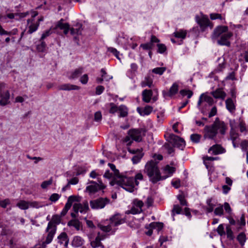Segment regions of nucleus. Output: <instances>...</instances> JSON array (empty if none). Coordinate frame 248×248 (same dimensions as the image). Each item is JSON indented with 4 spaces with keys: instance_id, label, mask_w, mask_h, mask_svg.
I'll use <instances>...</instances> for the list:
<instances>
[{
    "instance_id": "28",
    "label": "nucleus",
    "mask_w": 248,
    "mask_h": 248,
    "mask_svg": "<svg viewBox=\"0 0 248 248\" xmlns=\"http://www.w3.org/2000/svg\"><path fill=\"white\" fill-rule=\"evenodd\" d=\"M59 239H62V240L65 241V247H67L68 244L69 240L68 239V236L66 232H63L61 233V234L58 237Z\"/></svg>"
},
{
    "instance_id": "45",
    "label": "nucleus",
    "mask_w": 248,
    "mask_h": 248,
    "mask_svg": "<svg viewBox=\"0 0 248 248\" xmlns=\"http://www.w3.org/2000/svg\"><path fill=\"white\" fill-rule=\"evenodd\" d=\"M141 212H142L141 209H139L135 208V207H133L131 208L130 210L128 211L127 212V214L131 213L132 214H138V213H140Z\"/></svg>"
},
{
    "instance_id": "62",
    "label": "nucleus",
    "mask_w": 248,
    "mask_h": 248,
    "mask_svg": "<svg viewBox=\"0 0 248 248\" xmlns=\"http://www.w3.org/2000/svg\"><path fill=\"white\" fill-rule=\"evenodd\" d=\"M181 210V208L178 205H174L172 211L173 213L175 212L177 214H179Z\"/></svg>"
},
{
    "instance_id": "14",
    "label": "nucleus",
    "mask_w": 248,
    "mask_h": 248,
    "mask_svg": "<svg viewBox=\"0 0 248 248\" xmlns=\"http://www.w3.org/2000/svg\"><path fill=\"white\" fill-rule=\"evenodd\" d=\"M50 230V231H48V233L47 235L46 241L43 243V248H45L46 244H48L51 243L56 232V230H55V228H53Z\"/></svg>"
},
{
    "instance_id": "31",
    "label": "nucleus",
    "mask_w": 248,
    "mask_h": 248,
    "mask_svg": "<svg viewBox=\"0 0 248 248\" xmlns=\"http://www.w3.org/2000/svg\"><path fill=\"white\" fill-rule=\"evenodd\" d=\"M83 71L82 68H79L76 69L72 74L70 78H75L78 77L80 75H81Z\"/></svg>"
},
{
    "instance_id": "26",
    "label": "nucleus",
    "mask_w": 248,
    "mask_h": 248,
    "mask_svg": "<svg viewBox=\"0 0 248 248\" xmlns=\"http://www.w3.org/2000/svg\"><path fill=\"white\" fill-rule=\"evenodd\" d=\"M143 154L142 153L141 151L138 153V154H136L135 155L133 156V157L132 158V160L133 163L136 164L138 162H139L141 159V158L143 157Z\"/></svg>"
},
{
    "instance_id": "3",
    "label": "nucleus",
    "mask_w": 248,
    "mask_h": 248,
    "mask_svg": "<svg viewBox=\"0 0 248 248\" xmlns=\"http://www.w3.org/2000/svg\"><path fill=\"white\" fill-rule=\"evenodd\" d=\"M119 179L120 181L119 186L130 192H132L134 191V179L133 177H127L122 175L119 177Z\"/></svg>"
},
{
    "instance_id": "10",
    "label": "nucleus",
    "mask_w": 248,
    "mask_h": 248,
    "mask_svg": "<svg viewBox=\"0 0 248 248\" xmlns=\"http://www.w3.org/2000/svg\"><path fill=\"white\" fill-rule=\"evenodd\" d=\"M228 30L227 26H220L217 27L213 32V38L217 39L220 36H221L224 33H227Z\"/></svg>"
},
{
    "instance_id": "60",
    "label": "nucleus",
    "mask_w": 248,
    "mask_h": 248,
    "mask_svg": "<svg viewBox=\"0 0 248 248\" xmlns=\"http://www.w3.org/2000/svg\"><path fill=\"white\" fill-rule=\"evenodd\" d=\"M210 18L212 20H214L217 18L222 19L221 15L219 14H211L210 15Z\"/></svg>"
},
{
    "instance_id": "41",
    "label": "nucleus",
    "mask_w": 248,
    "mask_h": 248,
    "mask_svg": "<svg viewBox=\"0 0 248 248\" xmlns=\"http://www.w3.org/2000/svg\"><path fill=\"white\" fill-rule=\"evenodd\" d=\"M178 200L182 205H186L187 202L186 200L185 199V197L183 194L179 195L177 196Z\"/></svg>"
},
{
    "instance_id": "42",
    "label": "nucleus",
    "mask_w": 248,
    "mask_h": 248,
    "mask_svg": "<svg viewBox=\"0 0 248 248\" xmlns=\"http://www.w3.org/2000/svg\"><path fill=\"white\" fill-rule=\"evenodd\" d=\"M52 183V178L50 179L48 181L43 182L41 184V187L43 189L46 188L48 186L51 185Z\"/></svg>"
},
{
    "instance_id": "50",
    "label": "nucleus",
    "mask_w": 248,
    "mask_h": 248,
    "mask_svg": "<svg viewBox=\"0 0 248 248\" xmlns=\"http://www.w3.org/2000/svg\"><path fill=\"white\" fill-rule=\"evenodd\" d=\"M41 42L40 45H38L37 48L38 50V51L40 52H43L46 46V44L45 42H44L43 40L40 41Z\"/></svg>"
},
{
    "instance_id": "36",
    "label": "nucleus",
    "mask_w": 248,
    "mask_h": 248,
    "mask_svg": "<svg viewBox=\"0 0 248 248\" xmlns=\"http://www.w3.org/2000/svg\"><path fill=\"white\" fill-rule=\"evenodd\" d=\"M39 23L31 24L29 27V30L28 31V33L30 34L32 33L33 32L35 31L37 29Z\"/></svg>"
},
{
    "instance_id": "8",
    "label": "nucleus",
    "mask_w": 248,
    "mask_h": 248,
    "mask_svg": "<svg viewBox=\"0 0 248 248\" xmlns=\"http://www.w3.org/2000/svg\"><path fill=\"white\" fill-rule=\"evenodd\" d=\"M90 183L92 185L88 186L86 187V191L90 193H95L100 189H103L105 188V186L103 185H99L94 181H91Z\"/></svg>"
},
{
    "instance_id": "39",
    "label": "nucleus",
    "mask_w": 248,
    "mask_h": 248,
    "mask_svg": "<svg viewBox=\"0 0 248 248\" xmlns=\"http://www.w3.org/2000/svg\"><path fill=\"white\" fill-rule=\"evenodd\" d=\"M170 144L171 143L169 142V143H165L164 145V148L168 150V154H169L174 152V149Z\"/></svg>"
},
{
    "instance_id": "32",
    "label": "nucleus",
    "mask_w": 248,
    "mask_h": 248,
    "mask_svg": "<svg viewBox=\"0 0 248 248\" xmlns=\"http://www.w3.org/2000/svg\"><path fill=\"white\" fill-rule=\"evenodd\" d=\"M166 67H157V68L153 69L152 70V71L153 73H154L155 74L161 75L162 74H163V73L166 70Z\"/></svg>"
},
{
    "instance_id": "5",
    "label": "nucleus",
    "mask_w": 248,
    "mask_h": 248,
    "mask_svg": "<svg viewBox=\"0 0 248 248\" xmlns=\"http://www.w3.org/2000/svg\"><path fill=\"white\" fill-rule=\"evenodd\" d=\"M109 202V200L107 198H99L96 200L91 201L90 205L92 208H103L106 204Z\"/></svg>"
},
{
    "instance_id": "9",
    "label": "nucleus",
    "mask_w": 248,
    "mask_h": 248,
    "mask_svg": "<svg viewBox=\"0 0 248 248\" xmlns=\"http://www.w3.org/2000/svg\"><path fill=\"white\" fill-rule=\"evenodd\" d=\"M61 221V216L58 215L53 216L51 220L48 223L46 228V232L50 229L55 228L56 230V225L60 223Z\"/></svg>"
},
{
    "instance_id": "6",
    "label": "nucleus",
    "mask_w": 248,
    "mask_h": 248,
    "mask_svg": "<svg viewBox=\"0 0 248 248\" xmlns=\"http://www.w3.org/2000/svg\"><path fill=\"white\" fill-rule=\"evenodd\" d=\"M4 88V84L0 83V105L1 106H5L10 103V93L8 91H6L2 93L3 89Z\"/></svg>"
},
{
    "instance_id": "33",
    "label": "nucleus",
    "mask_w": 248,
    "mask_h": 248,
    "mask_svg": "<svg viewBox=\"0 0 248 248\" xmlns=\"http://www.w3.org/2000/svg\"><path fill=\"white\" fill-rule=\"evenodd\" d=\"M89 209L88 203L87 201L83 203V204L81 203V208L79 209V212L80 213H82L83 212H86L89 210Z\"/></svg>"
},
{
    "instance_id": "2",
    "label": "nucleus",
    "mask_w": 248,
    "mask_h": 248,
    "mask_svg": "<svg viewBox=\"0 0 248 248\" xmlns=\"http://www.w3.org/2000/svg\"><path fill=\"white\" fill-rule=\"evenodd\" d=\"M157 162L151 160L148 162L145 166L144 171L150 178L153 183H156L161 179H164L166 176L161 177L159 170L157 166Z\"/></svg>"
},
{
    "instance_id": "17",
    "label": "nucleus",
    "mask_w": 248,
    "mask_h": 248,
    "mask_svg": "<svg viewBox=\"0 0 248 248\" xmlns=\"http://www.w3.org/2000/svg\"><path fill=\"white\" fill-rule=\"evenodd\" d=\"M178 90V86L176 83H174L172 87L170 88L169 92L167 93L165 91L163 92V95L164 97L167 96H171V95L176 93Z\"/></svg>"
},
{
    "instance_id": "19",
    "label": "nucleus",
    "mask_w": 248,
    "mask_h": 248,
    "mask_svg": "<svg viewBox=\"0 0 248 248\" xmlns=\"http://www.w3.org/2000/svg\"><path fill=\"white\" fill-rule=\"evenodd\" d=\"M67 225L69 226L74 227L78 231L79 230L80 227H82L81 223L78 219H72L70 220L68 222Z\"/></svg>"
},
{
    "instance_id": "12",
    "label": "nucleus",
    "mask_w": 248,
    "mask_h": 248,
    "mask_svg": "<svg viewBox=\"0 0 248 248\" xmlns=\"http://www.w3.org/2000/svg\"><path fill=\"white\" fill-rule=\"evenodd\" d=\"M209 152L212 151L213 154L216 155L225 152V149L219 144H216L211 147L209 149Z\"/></svg>"
},
{
    "instance_id": "53",
    "label": "nucleus",
    "mask_w": 248,
    "mask_h": 248,
    "mask_svg": "<svg viewBox=\"0 0 248 248\" xmlns=\"http://www.w3.org/2000/svg\"><path fill=\"white\" fill-rule=\"evenodd\" d=\"M134 181L135 182L136 185H138L139 182L137 181V180H141L143 179V175L141 173H138L135 176V178H134Z\"/></svg>"
},
{
    "instance_id": "29",
    "label": "nucleus",
    "mask_w": 248,
    "mask_h": 248,
    "mask_svg": "<svg viewBox=\"0 0 248 248\" xmlns=\"http://www.w3.org/2000/svg\"><path fill=\"white\" fill-rule=\"evenodd\" d=\"M237 239L241 246H243L246 241V235L244 232H241L237 237Z\"/></svg>"
},
{
    "instance_id": "40",
    "label": "nucleus",
    "mask_w": 248,
    "mask_h": 248,
    "mask_svg": "<svg viewBox=\"0 0 248 248\" xmlns=\"http://www.w3.org/2000/svg\"><path fill=\"white\" fill-rule=\"evenodd\" d=\"M153 81L149 77H146L145 80L142 82V86H148L149 87H151Z\"/></svg>"
},
{
    "instance_id": "27",
    "label": "nucleus",
    "mask_w": 248,
    "mask_h": 248,
    "mask_svg": "<svg viewBox=\"0 0 248 248\" xmlns=\"http://www.w3.org/2000/svg\"><path fill=\"white\" fill-rule=\"evenodd\" d=\"M110 220L112 223H114V225L115 226H116L122 223L121 220L119 218L118 216L117 215H115L111 217L110 218Z\"/></svg>"
},
{
    "instance_id": "57",
    "label": "nucleus",
    "mask_w": 248,
    "mask_h": 248,
    "mask_svg": "<svg viewBox=\"0 0 248 248\" xmlns=\"http://www.w3.org/2000/svg\"><path fill=\"white\" fill-rule=\"evenodd\" d=\"M217 109L216 107L215 106V107H213L211 109L210 112L209 113L208 117L209 118H211V117L216 115L217 114Z\"/></svg>"
},
{
    "instance_id": "37",
    "label": "nucleus",
    "mask_w": 248,
    "mask_h": 248,
    "mask_svg": "<svg viewBox=\"0 0 248 248\" xmlns=\"http://www.w3.org/2000/svg\"><path fill=\"white\" fill-rule=\"evenodd\" d=\"M201 138V136L197 134H192L190 136L191 140L194 142H199Z\"/></svg>"
},
{
    "instance_id": "20",
    "label": "nucleus",
    "mask_w": 248,
    "mask_h": 248,
    "mask_svg": "<svg viewBox=\"0 0 248 248\" xmlns=\"http://www.w3.org/2000/svg\"><path fill=\"white\" fill-rule=\"evenodd\" d=\"M99 234H100V232H98V235L95 238V240L91 242V245L93 248H95L97 247H101L102 248H104V246L102 245V244L101 243V242L100 241V238H99Z\"/></svg>"
},
{
    "instance_id": "11",
    "label": "nucleus",
    "mask_w": 248,
    "mask_h": 248,
    "mask_svg": "<svg viewBox=\"0 0 248 248\" xmlns=\"http://www.w3.org/2000/svg\"><path fill=\"white\" fill-rule=\"evenodd\" d=\"M232 34L231 32H227L222 34L220 38L218 40L217 43L220 45H225L229 46H230V42L229 39L232 36Z\"/></svg>"
},
{
    "instance_id": "16",
    "label": "nucleus",
    "mask_w": 248,
    "mask_h": 248,
    "mask_svg": "<svg viewBox=\"0 0 248 248\" xmlns=\"http://www.w3.org/2000/svg\"><path fill=\"white\" fill-rule=\"evenodd\" d=\"M211 94L215 98H221L224 99L226 95L225 92H224L222 89H217L215 91L211 92Z\"/></svg>"
},
{
    "instance_id": "43",
    "label": "nucleus",
    "mask_w": 248,
    "mask_h": 248,
    "mask_svg": "<svg viewBox=\"0 0 248 248\" xmlns=\"http://www.w3.org/2000/svg\"><path fill=\"white\" fill-rule=\"evenodd\" d=\"M158 47V52L162 53L166 50V46L164 44H158L157 45Z\"/></svg>"
},
{
    "instance_id": "59",
    "label": "nucleus",
    "mask_w": 248,
    "mask_h": 248,
    "mask_svg": "<svg viewBox=\"0 0 248 248\" xmlns=\"http://www.w3.org/2000/svg\"><path fill=\"white\" fill-rule=\"evenodd\" d=\"M108 51H110L111 53H112L118 59H120L118 54L119 52L114 48L113 47H109L108 48Z\"/></svg>"
},
{
    "instance_id": "35",
    "label": "nucleus",
    "mask_w": 248,
    "mask_h": 248,
    "mask_svg": "<svg viewBox=\"0 0 248 248\" xmlns=\"http://www.w3.org/2000/svg\"><path fill=\"white\" fill-rule=\"evenodd\" d=\"M29 206L36 208H38L42 207L44 206V205L42 204H41L40 202H36V201L29 202Z\"/></svg>"
},
{
    "instance_id": "24",
    "label": "nucleus",
    "mask_w": 248,
    "mask_h": 248,
    "mask_svg": "<svg viewBox=\"0 0 248 248\" xmlns=\"http://www.w3.org/2000/svg\"><path fill=\"white\" fill-rule=\"evenodd\" d=\"M17 206L21 209H27L29 207V202H26L23 200L20 201L17 203Z\"/></svg>"
},
{
    "instance_id": "22",
    "label": "nucleus",
    "mask_w": 248,
    "mask_h": 248,
    "mask_svg": "<svg viewBox=\"0 0 248 248\" xmlns=\"http://www.w3.org/2000/svg\"><path fill=\"white\" fill-rule=\"evenodd\" d=\"M76 28H70V33L72 35H75V34H81V30L80 29L81 28L82 25L79 23H77L76 25Z\"/></svg>"
},
{
    "instance_id": "55",
    "label": "nucleus",
    "mask_w": 248,
    "mask_h": 248,
    "mask_svg": "<svg viewBox=\"0 0 248 248\" xmlns=\"http://www.w3.org/2000/svg\"><path fill=\"white\" fill-rule=\"evenodd\" d=\"M157 226H159L160 228H163V224L160 222H153L150 224V227L152 228H156Z\"/></svg>"
},
{
    "instance_id": "38",
    "label": "nucleus",
    "mask_w": 248,
    "mask_h": 248,
    "mask_svg": "<svg viewBox=\"0 0 248 248\" xmlns=\"http://www.w3.org/2000/svg\"><path fill=\"white\" fill-rule=\"evenodd\" d=\"M119 112H120V117H125L127 115V112L126 110V108H124L123 106H121L119 107L118 109Z\"/></svg>"
},
{
    "instance_id": "48",
    "label": "nucleus",
    "mask_w": 248,
    "mask_h": 248,
    "mask_svg": "<svg viewBox=\"0 0 248 248\" xmlns=\"http://www.w3.org/2000/svg\"><path fill=\"white\" fill-rule=\"evenodd\" d=\"M153 108L152 107L147 106L145 107L143 109V114L149 115L152 111Z\"/></svg>"
},
{
    "instance_id": "23",
    "label": "nucleus",
    "mask_w": 248,
    "mask_h": 248,
    "mask_svg": "<svg viewBox=\"0 0 248 248\" xmlns=\"http://www.w3.org/2000/svg\"><path fill=\"white\" fill-rule=\"evenodd\" d=\"M74 201H78L77 197L74 196H70L68 199V201L66 203L65 207L66 208L70 209Z\"/></svg>"
},
{
    "instance_id": "15",
    "label": "nucleus",
    "mask_w": 248,
    "mask_h": 248,
    "mask_svg": "<svg viewBox=\"0 0 248 248\" xmlns=\"http://www.w3.org/2000/svg\"><path fill=\"white\" fill-rule=\"evenodd\" d=\"M198 23L200 26L202 31H204V29L209 26L210 24V21L208 18H206L204 17H202V18L197 19Z\"/></svg>"
},
{
    "instance_id": "13",
    "label": "nucleus",
    "mask_w": 248,
    "mask_h": 248,
    "mask_svg": "<svg viewBox=\"0 0 248 248\" xmlns=\"http://www.w3.org/2000/svg\"><path fill=\"white\" fill-rule=\"evenodd\" d=\"M63 19H62L61 20H60L56 26V28H60L61 30H63V33L65 34H67L68 32V31H70V26L69 25L68 23H63L62 22H63Z\"/></svg>"
},
{
    "instance_id": "21",
    "label": "nucleus",
    "mask_w": 248,
    "mask_h": 248,
    "mask_svg": "<svg viewBox=\"0 0 248 248\" xmlns=\"http://www.w3.org/2000/svg\"><path fill=\"white\" fill-rule=\"evenodd\" d=\"M227 108L230 111L232 112L235 109V105L231 98H228L226 100Z\"/></svg>"
},
{
    "instance_id": "54",
    "label": "nucleus",
    "mask_w": 248,
    "mask_h": 248,
    "mask_svg": "<svg viewBox=\"0 0 248 248\" xmlns=\"http://www.w3.org/2000/svg\"><path fill=\"white\" fill-rule=\"evenodd\" d=\"M94 120L97 122L100 121L102 119V114L100 111H97L94 114Z\"/></svg>"
},
{
    "instance_id": "25",
    "label": "nucleus",
    "mask_w": 248,
    "mask_h": 248,
    "mask_svg": "<svg viewBox=\"0 0 248 248\" xmlns=\"http://www.w3.org/2000/svg\"><path fill=\"white\" fill-rule=\"evenodd\" d=\"M79 89V87L75 86V85H69L67 84H64L61 85L59 87L60 90H78Z\"/></svg>"
},
{
    "instance_id": "47",
    "label": "nucleus",
    "mask_w": 248,
    "mask_h": 248,
    "mask_svg": "<svg viewBox=\"0 0 248 248\" xmlns=\"http://www.w3.org/2000/svg\"><path fill=\"white\" fill-rule=\"evenodd\" d=\"M226 232L227 237L230 238V239H233V232L231 230V228L229 226H227L226 227Z\"/></svg>"
},
{
    "instance_id": "46",
    "label": "nucleus",
    "mask_w": 248,
    "mask_h": 248,
    "mask_svg": "<svg viewBox=\"0 0 248 248\" xmlns=\"http://www.w3.org/2000/svg\"><path fill=\"white\" fill-rule=\"evenodd\" d=\"M174 34L175 37L179 38H185L186 36V32L183 31L175 32Z\"/></svg>"
},
{
    "instance_id": "58",
    "label": "nucleus",
    "mask_w": 248,
    "mask_h": 248,
    "mask_svg": "<svg viewBox=\"0 0 248 248\" xmlns=\"http://www.w3.org/2000/svg\"><path fill=\"white\" fill-rule=\"evenodd\" d=\"M152 43L142 44L140 45V46L142 47L145 50L150 49L152 48Z\"/></svg>"
},
{
    "instance_id": "51",
    "label": "nucleus",
    "mask_w": 248,
    "mask_h": 248,
    "mask_svg": "<svg viewBox=\"0 0 248 248\" xmlns=\"http://www.w3.org/2000/svg\"><path fill=\"white\" fill-rule=\"evenodd\" d=\"M134 204L137 207L140 208V209H141V207L143 206V202L142 201L136 199L133 201Z\"/></svg>"
},
{
    "instance_id": "4",
    "label": "nucleus",
    "mask_w": 248,
    "mask_h": 248,
    "mask_svg": "<svg viewBox=\"0 0 248 248\" xmlns=\"http://www.w3.org/2000/svg\"><path fill=\"white\" fill-rule=\"evenodd\" d=\"M168 141L173 147H177L179 148L183 147L185 144L183 139L174 134H170V135Z\"/></svg>"
},
{
    "instance_id": "34",
    "label": "nucleus",
    "mask_w": 248,
    "mask_h": 248,
    "mask_svg": "<svg viewBox=\"0 0 248 248\" xmlns=\"http://www.w3.org/2000/svg\"><path fill=\"white\" fill-rule=\"evenodd\" d=\"M203 100L204 102H207L209 106H212L214 103L213 99L209 96L206 95L204 93V96H203Z\"/></svg>"
},
{
    "instance_id": "18",
    "label": "nucleus",
    "mask_w": 248,
    "mask_h": 248,
    "mask_svg": "<svg viewBox=\"0 0 248 248\" xmlns=\"http://www.w3.org/2000/svg\"><path fill=\"white\" fill-rule=\"evenodd\" d=\"M152 95L153 92L152 90H144L142 92L143 100L146 103L149 102Z\"/></svg>"
},
{
    "instance_id": "44",
    "label": "nucleus",
    "mask_w": 248,
    "mask_h": 248,
    "mask_svg": "<svg viewBox=\"0 0 248 248\" xmlns=\"http://www.w3.org/2000/svg\"><path fill=\"white\" fill-rule=\"evenodd\" d=\"M214 213L216 215H222L223 214V205L216 208L215 210Z\"/></svg>"
},
{
    "instance_id": "49",
    "label": "nucleus",
    "mask_w": 248,
    "mask_h": 248,
    "mask_svg": "<svg viewBox=\"0 0 248 248\" xmlns=\"http://www.w3.org/2000/svg\"><path fill=\"white\" fill-rule=\"evenodd\" d=\"M60 198V195L57 193L52 194L49 198V200L52 202H56Z\"/></svg>"
},
{
    "instance_id": "7",
    "label": "nucleus",
    "mask_w": 248,
    "mask_h": 248,
    "mask_svg": "<svg viewBox=\"0 0 248 248\" xmlns=\"http://www.w3.org/2000/svg\"><path fill=\"white\" fill-rule=\"evenodd\" d=\"M142 129H133L128 131V134L131 137L133 140L140 142L142 140L141 132Z\"/></svg>"
},
{
    "instance_id": "61",
    "label": "nucleus",
    "mask_w": 248,
    "mask_h": 248,
    "mask_svg": "<svg viewBox=\"0 0 248 248\" xmlns=\"http://www.w3.org/2000/svg\"><path fill=\"white\" fill-rule=\"evenodd\" d=\"M165 170L167 171L169 173L172 174L175 170V168L174 167H170L169 165H167L165 167Z\"/></svg>"
},
{
    "instance_id": "52",
    "label": "nucleus",
    "mask_w": 248,
    "mask_h": 248,
    "mask_svg": "<svg viewBox=\"0 0 248 248\" xmlns=\"http://www.w3.org/2000/svg\"><path fill=\"white\" fill-rule=\"evenodd\" d=\"M217 232L218 233V234H220L221 236L224 235L225 234V232L224 231V227L223 225L220 224L219 225L217 229Z\"/></svg>"
},
{
    "instance_id": "63",
    "label": "nucleus",
    "mask_w": 248,
    "mask_h": 248,
    "mask_svg": "<svg viewBox=\"0 0 248 248\" xmlns=\"http://www.w3.org/2000/svg\"><path fill=\"white\" fill-rule=\"evenodd\" d=\"M120 179L118 178V177L115 176V177L113 178V179L110 182V184L111 186H113L115 184H118V185H120Z\"/></svg>"
},
{
    "instance_id": "1",
    "label": "nucleus",
    "mask_w": 248,
    "mask_h": 248,
    "mask_svg": "<svg viewBox=\"0 0 248 248\" xmlns=\"http://www.w3.org/2000/svg\"><path fill=\"white\" fill-rule=\"evenodd\" d=\"M218 129L222 135H224L227 129V126L223 122L220 121L218 118H217L211 125L205 126L204 138L214 139L217 133Z\"/></svg>"
},
{
    "instance_id": "64",
    "label": "nucleus",
    "mask_w": 248,
    "mask_h": 248,
    "mask_svg": "<svg viewBox=\"0 0 248 248\" xmlns=\"http://www.w3.org/2000/svg\"><path fill=\"white\" fill-rule=\"evenodd\" d=\"M88 80V77L87 74L84 75L80 78V82L82 84H86Z\"/></svg>"
},
{
    "instance_id": "30",
    "label": "nucleus",
    "mask_w": 248,
    "mask_h": 248,
    "mask_svg": "<svg viewBox=\"0 0 248 248\" xmlns=\"http://www.w3.org/2000/svg\"><path fill=\"white\" fill-rule=\"evenodd\" d=\"M108 165L112 170H113V171L114 172V174L115 176L118 177V178H119V177H121L122 175L120 174L119 170L116 169L115 166L114 164L111 163H108Z\"/></svg>"
},
{
    "instance_id": "56",
    "label": "nucleus",
    "mask_w": 248,
    "mask_h": 248,
    "mask_svg": "<svg viewBox=\"0 0 248 248\" xmlns=\"http://www.w3.org/2000/svg\"><path fill=\"white\" fill-rule=\"evenodd\" d=\"M241 147L243 150L247 151V147H248V141L244 140L242 141L241 143Z\"/></svg>"
}]
</instances>
